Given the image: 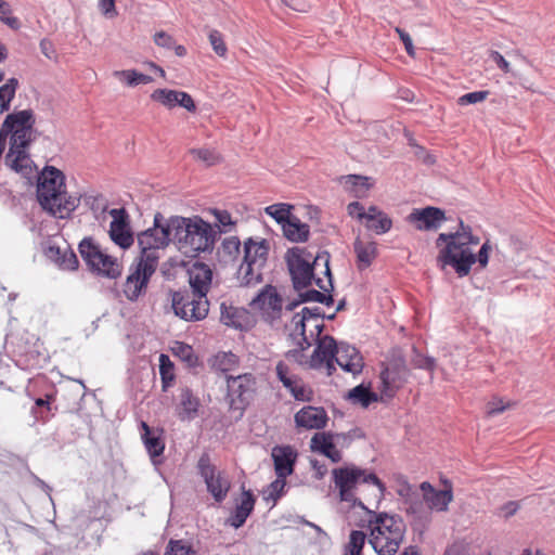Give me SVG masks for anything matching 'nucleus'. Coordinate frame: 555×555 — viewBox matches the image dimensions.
<instances>
[{
  "mask_svg": "<svg viewBox=\"0 0 555 555\" xmlns=\"http://www.w3.org/2000/svg\"><path fill=\"white\" fill-rule=\"evenodd\" d=\"M332 481L340 502H346L364 511L369 509L364 505V501L379 502L386 491L385 483L373 470L354 464L334 468L332 470Z\"/></svg>",
  "mask_w": 555,
  "mask_h": 555,
  "instance_id": "nucleus-1",
  "label": "nucleus"
},
{
  "mask_svg": "<svg viewBox=\"0 0 555 555\" xmlns=\"http://www.w3.org/2000/svg\"><path fill=\"white\" fill-rule=\"evenodd\" d=\"M480 243V238L473 234L472 228L460 222V228L454 233H440L436 244L440 247L437 262L441 269L450 266L460 278L469 274L473 264L476 263V254L473 248Z\"/></svg>",
  "mask_w": 555,
  "mask_h": 555,
  "instance_id": "nucleus-2",
  "label": "nucleus"
},
{
  "mask_svg": "<svg viewBox=\"0 0 555 555\" xmlns=\"http://www.w3.org/2000/svg\"><path fill=\"white\" fill-rule=\"evenodd\" d=\"M286 261L296 291L312 284L325 292L333 288L327 253L313 256L306 248L295 247L287 251Z\"/></svg>",
  "mask_w": 555,
  "mask_h": 555,
  "instance_id": "nucleus-3",
  "label": "nucleus"
},
{
  "mask_svg": "<svg viewBox=\"0 0 555 555\" xmlns=\"http://www.w3.org/2000/svg\"><path fill=\"white\" fill-rule=\"evenodd\" d=\"M37 198L51 216L65 219L79 206L81 196L69 194L66 191L64 173L55 167L47 166L39 177Z\"/></svg>",
  "mask_w": 555,
  "mask_h": 555,
  "instance_id": "nucleus-4",
  "label": "nucleus"
},
{
  "mask_svg": "<svg viewBox=\"0 0 555 555\" xmlns=\"http://www.w3.org/2000/svg\"><path fill=\"white\" fill-rule=\"evenodd\" d=\"M369 543L378 555H395L405 534L403 520L396 515L367 509Z\"/></svg>",
  "mask_w": 555,
  "mask_h": 555,
  "instance_id": "nucleus-5",
  "label": "nucleus"
},
{
  "mask_svg": "<svg viewBox=\"0 0 555 555\" xmlns=\"http://www.w3.org/2000/svg\"><path fill=\"white\" fill-rule=\"evenodd\" d=\"M170 225L173 230V243L188 257H195L214 245L215 231L211 224L197 216L193 218L170 217Z\"/></svg>",
  "mask_w": 555,
  "mask_h": 555,
  "instance_id": "nucleus-6",
  "label": "nucleus"
},
{
  "mask_svg": "<svg viewBox=\"0 0 555 555\" xmlns=\"http://www.w3.org/2000/svg\"><path fill=\"white\" fill-rule=\"evenodd\" d=\"M269 250L270 244L266 238L249 237L244 242V257L236 272L241 286H254L262 281Z\"/></svg>",
  "mask_w": 555,
  "mask_h": 555,
  "instance_id": "nucleus-7",
  "label": "nucleus"
},
{
  "mask_svg": "<svg viewBox=\"0 0 555 555\" xmlns=\"http://www.w3.org/2000/svg\"><path fill=\"white\" fill-rule=\"evenodd\" d=\"M173 242V230H171L170 218L165 219L157 212L154 217V227L138 234V244L141 257L139 261L147 264L158 266V251L164 249L170 242Z\"/></svg>",
  "mask_w": 555,
  "mask_h": 555,
  "instance_id": "nucleus-8",
  "label": "nucleus"
},
{
  "mask_svg": "<svg viewBox=\"0 0 555 555\" xmlns=\"http://www.w3.org/2000/svg\"><path fill=\"white\" fill-rule=\"evenodd\" d=\"M78 249L92 273L108 279H116L121 274L122 267L117 258L105 253L91 237H85Z\"/></svg>",
  "mask_w": 555,
  "mask_h": 555,
  "instance_id": "nucleus-9",
  "label": "nucleus"
},
{
  "mask_svg": "<svg viewBox=\"0 0 555 555\" xmlns=\"http://www.w3.org/2000/svg\"><path fill=\"white\" fill-rule=\"evenodd\" d=\"M227 400L230 410L240 411L241 414L249 406L257 396L259 383L254 373L227 375Z\"/></svg>",
  "mask_w": 555,
  "mask_h": 555,
  "instance_id": "nucleus-10",
  "label": "nucleus"
},
{
  "mask_svg": "<svg viewBox=\"0 0 555 555\" xmlns=\"http://www.w3.org/2000/svg\"><path fill=\"white\" fill-rule=\"evenodd\" d=\"M171 305L175 314L188 322L204 320L209 311L207 297L186 289L173 292Z\"/></svg>",
  "mask_w": 555,
  "mask_h": 555,
  "instance_id": "nucleus-11",
  "label": "nucleus"
},
{
  "mask_svg": "<svg viewBox=\"0 0 555 555\" xmlns=\"http://www.w3.org/2000/svg\"><path fill=\"white\" fill-rule=\"evenodd\" d=\"M156 269L153 263L147 264L141 261L131 264L122 285V294L129 301H138L146 294L150 280Z\"/></svg>",
  "mask_w": 555,
  "mask_h": 555,
  "instance_id": "nucleus-12",
  "label": "nucleus"
},
{
  "mask_svg": "<svg viewBox=\"0 0 555 555\" xmlns=\"http://www.w3.org/2000/svg\"><path fill=\"white\" fill-rule=\"evenodd\" d=\"M196 467L199 475L204 478L208 492L217 502H222L230 490V481L223 473L217 470L207 453L201 455Z\"/></svg>",
  "mask_w": 555,
  "mask_h": 555,
  "instance_id": "nucleus-13",
  "label": "nucleus"
},
{
  "mask_svg": "<svg viewBox=\"0 0 555 555\" xmlns=\"http://www.w3.org/2000/svg\"><path fill=\"white\" fill-rule=\"evenodd\" d=\"M283 307V298L279 295L276 288L271 285H267L250 302V308L262 320L271 324L281 319Z\"/></svg>",
  "mask_w": 555,
  "mask_h": 555,
  "instance_id": "nucleus-14",
  "label": "nucleus"
},
{
  "mask_svg": "<svg viewBox=\"0 0 555 555\" xmlns=\"http://www.w3.org/2000/svg\"><path fill=\"white\" fill-rule=\"evenodd\" d=\"M44 256L63 270H76L78 258L64 238H49L43 247Z\"/></svg>",
  "mask_w": 555,
  "mask_h": 555,
  "instance_id": "nucleus-15",
  "label": "nucleus"
},
{
  "mask_svg": "<svg viewBox=\"0 0 555 555\" xmlns=\"http://www.w3.org/2000/svg\"><path fill=\"white\" fill-rule=\"evenodd\" d=\"M310 324L314 330L321 331L319 315L313 313L309 308H302L301 312L295 313L288 325L289 336L295 344L301 349L308 348L311 344L306 335V326Z\"/></svg>",
  "mask_w": 555,
  "mask_h": 555,
  "instance_id": "nucleus-16",
  "label": "nucleus"
},
{
  "mask_svg": "<svg viewBox=\"0 0 555 555\" xmlns=\"http://www.w3.org/2000/svg\"><path fill=\"white\" fill-rule=\"evenodd\" d=\"M113 218L109 225L112 241L126 249L133 244V234L129 225V216L125 208H114L108 211Z\"/></svg>",
  "mask_w": 555,
  "mask_h": 555,
  "instance_id": "nucleus-17",
  "label": "nucleus"
},
{
  "mask_svg": "<svg viewBox=\"0 0 555 555\" xmlns=\"http://www.w3.org/2000/svg\"><path fill=\"white\" fill-rule=\"evenodd\" d=\"M336 349L337 343L333 337L328 335L321 337L311 356L310 366L313 369H320L325 365L327 375L331 376L336 370L334 365Z\"/></svg>",
  "mask_w": 555,
  "mask_h": 555,
  "instance_id": "nucleus-18",
  "label": "nucleus"
},
{
  "mask_svg": "<svg viewBox=\"0 0 555 555\" xmlns=\"http://www.w3.org/2000/svg\"><path fill=\"white\" fill-rule=\"evenodd\" d=\"M297 428L305 430H321L327 426L328 415L324 408L306 405L294 415Z\"/></svg>",
  "mask_w": 555,
  "mask_h": 555,
  "instance_id": "nucleus-19",
  "label": "nucleus"
},
{
  "mask_svg": "<svg viewBox=\"0 0 555 555\" xmlns=\"http://www.w3.org/2000/svg\"><path fill=\"white\" fill-rule=\"evenodd\" d=\"M444 220V211L433 206L422 209H413L408 216V221L414 224L420 231L437 230Z\"/></svg>",
  "mask_w": 555,
  "mask_h": 555,
  "instance_id": "nucleus-20",
  "label": "nucleus"
},
{
  "mask_svg": "<svg viewBox=\"0 0 555 555\" xmlns=\"http://www.w3.org/2000/svg\"><path fill=\"white\" fill-rule=\"evenodd\" d=\"M334 362L344 371L353 375L361 373L364 366L363 358L359 350L344 343L337 345Z\"/></svg>",
  "mask_w": 555,
  "mask_h": 555,
  "instance_id": "nucleus-21",
  "label": "nucleus"
},
{
  "mask_svg": "<svg viewBox=\"0 0 555 555\" xmlns=\"http://www.w3.org/2000/svg\"><path fill=\"white\" fill-rule=\"evenodd\" d=\"M199 398L188 387L181 388L179 393V402L176 406V413L180 421L190 422L195 420L201 409Z\"/></svg>",
  "mask_w": 555,
  "mask_h": 555,
  "instance_id": "nucleus-22",
  "label": "nucleus"
},
{
  "mask_svg": "<svg viewBox=\"0 0 555 555\" xmlns=\"http://www.w3.org/2000/svg\"><path fill=\"white\" fill-rule=\"evenodd\" d=\"M212 281V271L206 263L195 262L189 270L191 291L203 297H207Z\"/></svg>",
  "mask_w": 555,
  "mask_h": 555,
  "instance_id": "nucleus-23",
  "label": "nucleus"
},
{
  "mask_svg": "<svg viewBox=\"0 0 555 555\" xmlns=\"http://www.w3.org/2000/svg\"><path fill=\"white\" fill-rule=\"evenodd\" d=\"M272 459L278 477L286 478L294 472L297 452L291 446H276L272 449Z\"/></svg>",
  "mask_w": 555,
  "mask_h": 555,
  "instance_id": "nucleus-24",
  "label": "nucleus"
},
{
  "mask_svg": "<svg viewBox=\"0 0 555 555\" xmlns=\"http://www.w3.org/2000/svg\"><path fill=\"white\" fill-rule=\"evenodd\" d=\"M400 372L395 367H385L379 374L378 395L382 402L392 399L402 386Z\"/></svg>",
  "mask_w": 555,
  "mask_h": 555,
  "instance_id": "nucleus-25",
  "label": "nucleus"
},
{
  "mask_svg": "<svg viewBox=\"0 0 555 555\" xmlns=\"http://www.w3.org/2000/svg\"><path fill=\"white\" fill-rule=\"evenodd\" d=\"M310 449L312 452L326 456L333 463H338L343 459L341 452L336 448L334 436L331 433H315L310 440Z\"/></svg>",
  "mask_w": 555,
  "mask_h": 555,
  "instance_id": "nucleus-26",
  "label": "nucleus"
},
{
  "mask_svg": "<svg viewBox=\"0 0 555 555\" xmlns=\"http://www.w3.org/2000/svg\"><path fill=\"white\" fill-rule=\"evenodd\" d=\"M339 183L344 191L356 198H365L374 186V180L371 177L360 175H347L339 178Z\"/></svg>",
  "mask_w": 555,
  "mask_h": 555,
  "instance_id": "nucleus-27",
  "label": "nucleus"
},
{
  "mask_svg": "<svg viewBox=\"0 0 555 555\" xmlns=\"http://www.w3.org/2000/svg\"><path fill=\"white\" fill-rule=\"evenodd\" d=\"M423 491V500L427 504L428 509L446 511L453 500L452 489L436 490L429 482L421 483Z\"/></svg>",
  "mask_w": 555,
  "mask_h": 555,
  "instance_id": "nucleus-28",
  "label": "nucleus"
},
{
  "mask_svg": "<svg viewBox=\"0 0 555 555\" xmlns=\"http://www.w3.org/2000/svg\"><path fill=\"white\" fill-rule=\"evenodd\" d=\"M7 344L12 346V351L20 362L26 366L36 364L39 352L35 350V344H30L28 339L24 341V335H10Z\"/></svg>",
  "mask_w": 555,
  "mask_h": 555,
  "instance_id": "nucleus-29",
  "label": "nucleus"
},
{
  "mask_svg": "<svg viewBox=\"0 0 555 555\" xmlns=\"http://www.w3.org/2000/svg\"><path fill=\"white\" fill-rule=\"evenodd\" d=\"M141 438L144 447L155 463L156 457L160 456L165 450V441L163 438V429L151 428L145 422L141 423Z\"/></svg>",
  "mask_w": 555,
  "mask_h": 555,
  "instance_id": "nucleus-30",
  "label": "nucleus"
},
{
  "mask_svg": "<svg viewBox=\"0 0 555 555\" xmlns=\"http://www.w3.org/2000/svg\"><path fill=\"white\" fill-rule=\"evenodd\" d=\"M34 125L35 116L33 111L24 109L9 114L5 117L1 129L7 135H9V133L13 132L14 130H33Z\"/></svg>",
  "mask_w": 555,
  "mask_h": 555,
  "instance_id": "nucleus-31",
  "label": "nucleus"
},
{
  "mask_svg": "<svg viewBox=\"0 0 555 555\" xmlns=\"http://www.w3.org/2000/svg\"><path fill=\"white\" fill-rule=\"evenodd\" d=\"M353 249L357 255V267L359 270L369 268L377 257V244L373 241L356 238Z\"/></svg>",
  "mask_w": 555,
  "mask_h": 555,
  "instance_id": "nucleus-32",
  "label": "nucleus"
},
{
  "mask_svg": "<svg viewBox=\"0 0 555 555\" xmlns=\"http://www.w3.org/2000/svg\"><path fill=\"white\" fill-rule=\"evenodd\" d=\"M255 502V496L250 491H243L240 504L228 519L230 526L236 529L242 527L254 511Z\"/></svg>",
  "mask_w": 555,
  "mask_h": 555,
  "instance_id": "nucleus-33",
  "label": "nucleus"
},
{
  "mask_svg": "<svg viewBox=\"0 0 555 555\" xmlns=\"http://www.w3.org/2000/svg\"><path fill=\"white\" fill-rule=\"evenodd\" d=\"M365 228L376 234L387 233L392 227V220L386 212L376 206H370L367 209V219Z\"/></svg>",
  "mask_w": 555,
  "mask_h": 555,
  "instance_id": "nucleus-34",
  "label": "nucleus"
},
{
  "mask_svg": "<svg viewBox=\"0 0 555 555\" xmlns=\"http://www.w3.org/2000/svg\"><path fill=\"white\" fill-rule=\"evenodd\" d=\"M284 236L292 242H306L309 238V225L293 216L283 227Z\"/></svg>",
  "mask_w": 555,
  "mask_h": 555,
  "instance_id": "nucleus-35",
  "label": "nucleus"
},
{
  "mask_svg": "<svg viewBox=\"0 0 555 555\" xmlns=\"http://www.w3.org/2000/svg\"><path fill=\"white\" fill-rule=\"evenodd\" d=\"M5 162L16 172L28 173L31 171V159L27 149H9Z\"/></svg>",
  "mask_w": 555,
  "mask_h": 555,
  "instance_id": "nucleus-36",
  "label": "nucleus"
},
{
  "mask_svg": "<svg viewBox=\"0 0 555 555\" xmlns=\"http://www.w3.org/2000/svg\"><path fill=\"white\" fill-rule=\"evenodd\" d=\"M348 399L353 404H359L362 408H369L372 403L380 401L379 395L372 391L369 386L363 384L352 388L348 392Z\"/></svg>",
  "mask_w": 555,
  "mask_h": 555,
  "instance_id": "nucleus-37",
  "label": "nucleus"
},
{
  "mask_svg": "<svg viewBox=\"0 0 555 555\" xmlns=\"http://www.w3.org/2000/svg\"><path fill=\"white\" fill-rule=\"evenodd\" d=\"M55 401L54 393H46L43 398L35 400V406L31 408V413L37 422L47 423L51 414L52 403Z\"/></svg>",
  "mask_w": 555,
  "mask_h": 555,
  "instance_id": "nucleus-38",
  "label": "nucleus"
},
{
  "mask_svg": "<svg viewBox=\"0 0 555 555\" xmlns=\"http://www.w3.org/2000/svg\"><path fill=\"white\" fill-rule=\"evenodd\" d=\"M113 76L127 87H135L138 85H147L153 81L149 75L142 74L135 69L115 70Z\"/></svg>",
  "mask_w": 555,
  "mask_h": 555,
  "instance_id": "nucleus-39",
  "label": "nucleus"
},
{
  "mask_svg": "<svg viewBox=\"0 0 555 555\" xmlns=\"http://www.w3.org/2000/svg\"><path fill=\"white\" fill-rule=\"evenodd\" d=\"M240 365V359L233 352H219L214 357L212 360V369L224 373L225 376L228 373L235 371Z\"/></svg>",
  "mask_w": 555,
  "mask_h": 555,
  "instance_id": "nucleus-40",
  "label": "nucleus"
},
{
  "mask_svg": "<svg viewBox=\"0 0 555 555\" xmlns=\"http://www.w3.org/2000/svg\"><path fill=\"white\" fill-rule=\"evenodd\" d=\"M367 534L360 530H352L348 542L344 545L343 555H362Z\"/></svg>",
  "mask_w": 555,
  "mask_h": 555,
  "instance_id": "nucleus-41",
  "label": "nucleus"
},
{
  "mask_svg": "<svg viewBox=\"0 0 555 555\" xmlns=\"http://www.w3.org/2000/svg\"><path fill=\"white\" fill-rule=\"evenodd\" d=\"M293 206L286 203H278L264 208L266 215L273 218L282 227L293 217L291 210Z\"/></svg>",
  "mask_w": 555,
  "mask_h": 555,
  "instance_id": "nucleus-42",
  "label": "nucleus"
},
{
  "mask_svg": "<svg viewBox=\"0 0 555 555\" xmlns=\"http://www.w3.org/2000/svg\"><path fill=\"white\" fill-rule=\"evenodd\" d=\"M18 88V80L16 78H10L8 81L0 87V113L10 109L11 102L15 96Z\"/></svg>",
  "mask_w": 555,
  "mask_h": 555,
  "instance_id": "nucleus-43",
  "label": "nucleus"
},
{
  "mask_svg": "<svg viewBox=\"0 0 555 555\" xmlns=\"http://www.w3.org/2000/svg\"><path fill=\"white\" fill-rule=\"evenodd\" d=\"M179 94L175 89L158 88L151 93V100L164 106L167 109L175 108L176 96Z\"/></svg>",
  "mask_w": 555,
  "mask_h": 555,
  "instance_id": "nucleus-44",
  "label": "nucleus"
},
{
  "mask_svg": "<svg viewBox=\"0 0 555 555\" xmlns=\"http://www.w3.org/2000/svg\"><path fill=\"white\" fill-rule=\"evenodd\" d=\"M221 317H220V320L223 324L228 325V326H233V327H242V322H241V319L244 314V311L235 308V307H232V306H227L224 302L221 304Z\"/></svg>",
  "mask_w": 555,
  "mask_h": 555,
  "instance_id": "nucleus-45",
  "label": "nucleus"
},
{
  "mask_svg": "<svg viewBox=\"0 0 555 555\" xmlns=\"http://www.w3.org/2000/svg\"><path fill=\"white\" fill-rule=\"evenodd\" d=\"M85 205L92 210L94 215H101L107 210V199L101 193H90L83 195Z\"/></svg>",
  "mask_w": 555,
  "mask_h": 555,
  "instance_id": "nucleus-46",
  "label": "nucleus"
},
{
  "mask_svg": "<svg viewBox=\"0 0 555 555\" xmlns=\"http://www.w3.org/2000/svg\"><path fill=\"white\" fill-rule=\"evenodd\" d=\"M159 373L163 383V389L166 390L175 379L173 364L167 354L159 357Z\"/></svg>",
  "mask_w": 555,
  "mask_h": 555,
  "instance_id": "nucleus-47",
  "label": "nucleus"
},
{
  "mask_svg": "<svg viewBox=\"0 0 555 555\" xmlns=\"http://www.w3.org/2000/svg\"><path fill=\"white\" fill-rule=\"evenodd\" d=\"M333 288H330L327 292L325 291H317V289H309L304 293H300V302L306 301H314V302H321L325 304L327 306L333 304V297L330 294Z\"/></svg>",
  "mask_w": 555,
  "mask_h": 555,
  "instance_id": "nucleus-48",
  "label": "nucleus"
},
{
  "mask_svg": "<svg viewBox=\"0 0 555 555\" xmlns=\"http://www.w3.org/2000/svg\"><path fill=\"white\" fill-rule=\"evenodd\" d=\"M9 134L10 149H27L33 141V130H14Z\"/></svg>",
  "mask_w": 555,
  "mask_h": 555,
  "instance_id": "nucleus-49",
  "label": "nucleus"
},
{
  "mask_svg": "<svg viewBox=\"0 0 555 555\" xmlns=\"http://www.w3.org/2000/svg\"><path fill=\"white\" fill-rule=\"evenodd\" d=\"M171 350L173 356L180 358L189 365H194L196 363L197 358L194 354V350L190 345L177 341L171 348Z\"/></svg>",
  "mask_w": 555,
  "mask_h": 555,
  "instance_id": "nucleus-50",
  "label": "nucleus"
},
{
  "mask_svg": "<svg viewBox=\"0 0 555 555\" xmlns=\"http://www.w3.org/2000/svg\"><path fill=\"white\" fill-rule=\"evenodd\" d=\"M208 40L215 53L220 57H225L228 54V47L224 42L223 35L217 30L211 29L208 34Z\"/></svg>",
  "mask_w": 555,
  "mask_h": 555,
  "instance_id": "nucleus-51",
  "label": "nucleus"
},
{
  "mask_svg": "<svg viewBox=\"0 0 555 555\" xmlns=\"http://www.w3.org/2000/svg\"><path fill=\"white\" fill-rule=\"evenodd\" d=\"M165 555H195V551L182 540H170Z\"/></svg>",
  "mask_w": 555,
  "mask_h": 555,
  "instance_id": "nucleus-52",
  "label": "nucleus"
},
{
  "mask_svg": "<svg viewBox=\"0 0 555 555\" xmlns=\"http://www.w3.org/2000/svg\"><path fill=\"white\" fill-rule=\"evenodd\" d=\"M194 158L204 162L208 166L218 164L221 160L220 155L210 149H194L191 151Z\"/></svg>",
  "mask_w": 555,
  "mask_h": 555,
  "instance_id": "nucleus-53",
  "label": "nucleus"
},
{
  "mask_svg": "<svg viewBox=\"0 0 555 555\" xmlns=\"http://www.w3.org/2000/svg\"><path fill=\"white\" fill-rule=\"evenodd\" d=\"M489 94H490L489 90H481V91L465 93L457 99V103L461 106L480 103V102H483L489 96Z\"/></svg>",
  "mask_w": 555,
  "mask_h": 555,
  "instance_id": "nucleus-54",
  "label": "nucleus"
},
{
  "mask_svg": "<svg viewBox=\"0 0 555 555\" xmlns=\"http://www.w3.org/2000/svg\"><path fill=\"white\" fill-rule=\"evenodd\" d=\"M177 93L179 95L176 96L175 107L180 106L190 113H195L197 109V106H196L195 101L193 100L192 95L189 94L188 92L181 91V90H177Z\"/></svg>",
  "mask_w": 555,
  "mask_h": 555,
  "instance_id": "nucleus-55",
  "label": "nucleus"
},
{
  "mask_svg": "<svg viewBox=\"0 0 555 555\" xmlns=\"http://www.w3.org/2000/svg\"><path fill=\"white\" fill-rule=\"evenodd\" d=\"M509 403H505L502 398L494 397L490 400L486 405V414L488 417H492L496 414L504 412L507 408H509Z\"/></svg>",
  "mask_w": 555,
  "mask_h": 555,
  "instance_id": "nucleus-56",
  "label": "nucleus"
},
{
  "mask_svg": "<svg viewBox=\"0 0 555 555\" xmlns=\"http://www.w3.org/2000/svg\"><path fill=\"white\" fill-rule=\"evenodd\" d=\"M276 376L279 380L283 384V386L289 385V379L292 377H296L297 375L293 374L292 367L284 361H280L275 367Z\"/></svg>",
  "mask_w": 555,
  "mask_h": 555,
  "instance_id": "nucleus-57",
  "label": "nucleus"
},
{
  "mask_svg": "<svg viewBox=\"0 0 555 555\" xmlns=\"http://www.w3.org/2000/svg\"><path fill=\"white\" fill-rule=\"evenodd\" d=\"M292 396L297 401L309 402L313 399V391L310 387L300 382L295 389H292Z\"/></svg>",
  "mask_w": 555,
  "mask_h": 555,
  "instance_id": "nucleus-58",
  "label": "nucleus"
},
{
  "mask_svg": "<svg viewBox=\"0 0 555 555\" xmlns=\"http://www.w3.org/2000/svg\"><path fill=\"white\" fill-rule=\"evenodd\" d=\"M285 486L286 478L278 477V479L272 481L268 488V499H271L273 501L280 499Z\"/></svg>",
  "mask_w": 555,
  "mask_h": 555,
  "instance_id": "nucleus-59",
  "label": "nucleus"
},
{
  "mask_svg": "<svg viewBox=\"0 0 555 555\" xmlns=\"http://www.w3.org/2000/svg\"><path fill=\"white\" fill-rule=\"evenodd\" d=\"M348 215L352 218H357L365 223L367 219V210L364 209L363 205L359 202H352L347 206Z\"/></svg>",
  "mask_w": 555,
  "mask_h": 555,
  "instance_id": "nucleus-60",
  "label": "nucleus"
},
{
  "mask_svg": "<svg viewBox=\"0 0 555 555\" xmlns=\"http://www.w3.org/2000/svg\"><path fill=\"white\" fill-rule=\"evenodd\" d=\"M241 241L236 236L227 237L222 242V250L229 256H236L240 253Z\"/></svg>",
  "mask_w": 555,
  "mask_h": 555,
  "instance_id": "nucleus-61",
  "label": "nucleus"
},
{
  "mask_svg": "<svg viewBox=\"0 0 555 555\" xmlns=\"http://www.w3.org/2000/svg\"><path fill=\"white\" fill-rule=\"evenodd\" d=\"M153 40L157 47L166 49H171L175 43L173 37L164 30L155 33Z\"/></svg>",
  "mask_w": 555,
  "mask_h": 555,
  "instance_id": "nucleus-62",
  "label": "nucleus"
},
{
  "mask_svg": "<svg viewBox=\"0 0 555 555\" xmlns=\"http://www.w3.org/2000/svg\"><path fill=\"white\" fill-rule=\"evenodd\" d=\"M395 31L398 34L400 40L402 41L408 55L414 57L415 49H414V46H413L410 35L406 31H404L403 29H401L400 27H396Z\"/></svg>",
  "mask_w": 555,
  "mask_h": 555,
  "instance_id": "nucleus-63",
  "label": "nucleus"
},
{
  "mask_svg": "<svg viewBox=\"0 0 555 555\" xmlns=\"http://www.w3.org/2000/svg\"><path fill=\"white\" fill-rule=\"evenodd\" d=\"M491 250H492V246H491L490 242L486 241L481 245L478 254H476V262H478L481 268L487 267V264L489 262V254Z\"/></svg>",
  "mask_w": 555,
  "mask_h": 555,
  "instance_id": "nucleus-64",
  "label": "nucleus"
}]
</instances>
